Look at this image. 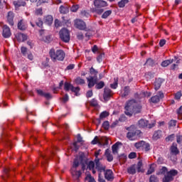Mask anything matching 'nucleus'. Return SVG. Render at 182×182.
Returning a JSON list of instances; mask_svg holds the SVG:
<instances>
[{
  "mask_svg": "<svg viewBox=\"0 0 182 182\" xmlns=\"http://www.w3.org/2000/svg\"><path fill=\"white\" fill-rule=\"evenodd\" d=\"M182 97V92L181 91H178L177 92L176 94H175V100H181Z\"/></svg>",
  "mask_w": 182,
  "mask_h": 182,
  "instance_id": "59",
  "label": "nucleus"
},
{
  "mask_svg": "<svg viewBox=\"0 0 182 182\" xmlns=\"http://www.w3.org/2000/svg\"><path fill=\"white\" fill-rule=\"evenodd\" d=\"M74 26L78 30L87 31V25L85 22L82 19H75V21H74Z\"/></svg>",
  "mask_w": 182,
  "mask_h": 182,
  "instance_id": "9",
  "label": "nucleus"
},
{
  "mask_svg": "<svg viewBox=\"0 0 182 182\" xmlns=\"http://www.w3.org/2000/svg\"><path fill=\"white\" fill-rule=\"evenodd\" d=\"M177 124V121L176 119H171L169 122H168V129H171L172 127H175Z\"/></svg>",
  "mask_w": 182,
  "mask_h": 182,
  "instance_id": "44",
  "label": "nucleus"
},
{
  "mask_svg": "<svg viewBox=\"0 0 182 182\" xmlns=\"http://www.w3.org/2000/svg\"><path fill=\"white\" fill-rule=\"evenodd\" d=\"M175 135L174 134H171V135H168V136H166V141H173L174 140Z\"/></svg>",
  "mask_w": 182,
  "mask_h": 182,
  "instance_id": "54",
  "label": "nucleus"
},
{
  "mask_svg": "<svg viewBox=\"0 0 182 182\" xmlns=\"http://www.w3.org/2000/svg\"><path fill=\"white\" fill-rule=\"evenodd\" d=\"M85 179H88V182H96L95 178L91 175H87Z\"/></svg>",
  "mask_w": 182,
  "mask_h": 182,
  "instance_id": "63",
  "label": "nucleus"
},
{
  "mask_svg": "<svg viewBox=\"0 0 182 182\" xmlns=\"http://www.w3.org/2000/svg\"><path fill=\"white\" fill-rule=\"evenodd\" d=\"M112 97V90L109 87L104 89L103 99L105 101H108Z\"/></svg>",
  "mask_w": 182,
  "mask_h": 182,
  "instance_id": "15",
  "label": "nucleus"
},
{
  "mask_svg": "<svg viewBox=\"0 0 182 182\" xmlns=\"http://www.w3.org/2000/svg\"><path fill=\"white\" fill-rule=\"evenodd\" d=\"M149 121L144 119H140L137 122V126L140 129H144L148 127Z\"/></svg>",
  "mask_w": 182,
  "mask_h": 182,
  "instance_id": "18",
  "label": "nucleus"
},
{
  "mask_svg": "<svg viewBox=\"0 0 182 182\" xmlns=\"http://www.w3.org/2000/svg\"><path fill=\"white\" fill-rule=\"evenodd\" d=\"M79 8H80V6L78 4L73 5L71 6L70 11L73 13H76L79 9Z\"/></svg>",
  "mask_w": 182,
  "mask_h": 182,
  "instance_id": "53",
  "label": "nucleus"
},
{
  "mask_svg": "<svg viewBox=\"0 0 182 182\" xmlns=\"http://www.w3.org/2000/svg\"><path fill=\"white\" fill-rule=\"evenodd\" d=\"M36 114L35 113H33V112H28V117L27 119L28 121H30V122L35 124V117H36Z\"/></svg>",
  "mask_w": 182,
  "mask_h": 182,
  "instance_id": "29",
  "label": "nucleus"
},
{
  "mask_svg": "<svg viewBox=\"0 0 182 182\" xmlns=\"http://www.w3.org/2000/svg\"><path fill=\"white\" fill-rule=\"evenodd\" d=\"M170 150L171 154L174 156H177L180 153L179 149L177 148V146H175V145H171Z\"/></svg>",
  "mask_w": 182,
  "mask_h": 182,
  "instance_id": "32",
  "label": "nucleus"
},
{
  "mask_svg": "<svg viewBox=\"0 0 182 182\" xmlns=\"http://www.w3.org/2000/svg\"><path fill=\"white\" fill-rule=\"evenodd\" d=\"M61 100H63V103H66L69 101V95L68 94H65L64 97L61 98Z\"/></svg>",
  "mask_w": 182,
  "mask_h": 182,
  "instance_id": "58",
  "label": "nucleus"
},
{
  "mask_svg": "<svg viewBox=\"0 0 182 182\" xmlns=\"http://www.w3.org/2000/svg\"><path fill=\"white\" fill-rule=\"evenodd\" d=\"M105 156L107 158V161L108 162L113 161L114 156H113V155H112L110 149H105Z\"/></svg>",
  "mask_w": 182,
  "mask_h": 182,
  "instance_id": "20",
  "label": "nucleus"
},
{
  "mask_svg": "<svg viewBox=\"0 0 182 182\" xmlns=\"http://www.w3.org/2000/svg\"><path fill=\"white\" fill-rule=\"evenodd\" d=\"M162 136V131L161 129H158L157 131H154L153 136H152V140L156 141L161 139Z\"/></svg>",
  "mask_w": 182,
  "mask_h": 182,
  "instance_id": "23",
  "label": "nucleus"
},
{
  "mask_svg": "<svg viewBox=\"0 0 182 182\" xmlns=\"http://www.w3.org/2000/svg\"><path fill=\"white\" fill-rule=\"evenodd\" d=\"M86 79L87 81V87L90 89L93 87L97 84V78L93 76H90L89 77H86Z\"/></svg>",
  "mask_w": 182,
  "mask_h": 182,
  "instance_id": "13",
  "label": "nucleus"
},
{
  "mask_svg": "<svg viewBox=\"0 0 182 182\" xmlns=\"http://www.w3.org/2000/svg\"><path fill=\"white\" fill-rule=\"evenodd\" d=\"M174 62V59H168V60H165L161 62V65L163 68H166L169 65L172 64Z\"/></svg>",
  "mask_w": 182,
  "mask_h": 182,
  "instance_id": "30",
  "label": "nucleus"
},
{
  "mask_svg": "<svg viewBox=\"0 0 182 182\" xmlns=\"http://www.w3.org/2000/svg\"><path fill=\"white\" fill-rule=\"evenodd\" d=\"M16 38L17 41L20 43L24 42V41H27V39H28L27 36L22 33H17L16 36Z\"/></svg>",
  "mask_w": 182,
  "mask_h": 182,
  "instance_id": "19",
  "label": "nucleus"
},
{
  "mask_svg": "<svg viewBox=\"0 0 182 182\" xmlns=\"http://www.w3.org/2000/svg\"><path fill=\"white\" fill-rule=\"evenodd\" d=\"M53 22V17L51 15H47L44 17V23L51 26Z\"/></svg>",
  "mask_w": 182,
  "mask_h": 182,
  "instance_id": "27",
  "label": "nucleus"
},
{
  "mask_svg": "<svg viewBox=\"0 0 182 182\" xmlns=\"http://www.w3.org/2000/svg\"><path fill=\"white\" fill-rule=\"evenodd\" d=\"M81 16L88 18L90 16V13L86 10L81 11Z\"/></svg>",
  "mask_w": 182,
  "mask_h": 182,
  "instance_id": "56",
  "label": "nucleus"
},
{
  "mask_svg": "<svg viewBox=\"0 0 182 182\" xmlns=\"http://www.w3.org/2000/svg\"><path fill=\"white\" fill-rule=\"evenodd\" d=\"M127 171L129 174L131 175H134L136 173V165L134 164V165H131V166H129V168H127Z\"/></svg>",
  "mask_w": 182,
  "mask_h": 182,
  "instance_id": "26",
  "label": "nucleus"
},
{
  "mask_svg": "<svg viewBox=\"0 0 182 182\" xmlns=\"http://www.w3.org/2000/svg\"><path fill=\"white\" fill-rule=\"evenodd\" d=\"M156 174L157 176H164L161 180L162 182H173L175 177L178 174V171H176V169L168 171L166 166H162L156 171Z\"/></svg>",
  "mask_w": 182,
  "mask_h": 182,
  "instance_id": "2",
  "label": "nucleus"
},
{
  "mask_svg": "<svg viewBox=\"0 0 182 182\" xmlns=\"http://www.w3.org/2000/svg\"><path fill=\"white\" fill-rule=\"evenodd\" d=\"M95 168V162L93 161H90L87 164V169L92 171Z\"/></svg>",
  "mask_w": 182,
  "mask_h": 182,
  "instance_id": "41",
  "label": "nucleus"
},
{
  "mask_svg": "<svg viewBox=\"0 0 182 182\" xmlns=\"http://www.w3.org/2000/svg\"><path fill=\"white\" fill-rule=\"evenodd\" d=\"M164 98V93L162 91H159L156 95L151 97L149 102L157 104Z\"/></svg>",
  "mask_w": 182,
  "mask_h": 182,
  "instance_id": "8",
  "label": "nucleus"
},
{
  "mask_svg": "<svg viewBox=\"0 0 182 182\" xmlns=\"http://www.w3.org/2000/svg\"><path fill=\"white\" fill-rule=\"evenodd\" d=\"M164 81L165 80L163 78H161V77L156 78L154 81V90L156 91H158L161 88Z\"/></svg>",
  "mask_w": 182,
  "mask_h": 182,
  "instance_id": "16",
  "label": "nucleus"
},
{
  "mask_svg": "<svg viewBox=\"0 0 182 182\" xmlns=\"http://www.w3.org/2000/svg\"><path fill=\"white\" fill-rule=\"evenodd\" d=\"M90 73L91 75H93L92 76L93 77L97 78L98 71L97 70H95L93 67H91L90 68Z\"/></svg>",
  "mask_w": 182,
  "mask_h": 182,
  "instance_id": "40",
  "label": "nucleus"
},
{
  "mask_svg": "<svg viewBox=\"0 0 182 182\" xmlns=\"http://www.w3.org/2000/svg\"><path fill=\"white\" fill-rule=\"evenodd\" d=\"M75 82L77 85H83L85 84V80L80 77H77Z\"/></svg>",
  "mask_w": 182,
  "mask_h": 182,
  "instance_id": "37",
  "label": "nucleus"
},
{
  "mask_svg": "<svg viewBox=\"0 0 182 182\" xmlns=\"http://www.w3.org/2000/svg\"><path fill=\"white\" fill-rule=\"evenodd\" d=\"M73 87V85L70 82H64V90H65V92H69L70 90H72Z\"/></svg>",
  "mask_w": 182,
  "mask_h": 182,
  "instance_id": "38",
  "label": "nucleus"
},
{
  "mask_svg": "<svg viewBox=\"0 0 182 182\" xmlns=\"http://www.w3.org/2000/svg\"><path fill=\"white\" fill-rule=\"evenodd\" d=\"M36 15L42 16L43 15V9L38 8V9H36Z\"/></svg>",
  "mask_w": 182,
  "mask_h": 182,
  "instance_id": "62",
  "label": "nucleus"
},
{
  "mask_svg": "<svg viewBox=\"0 0 182 182\" xmlns=\"http://www.w3.org/2000/svg\"><path fill=\"white\" fill-rule=\"evenodd\" d=\"M60 39L65 43L70 42V33L66 28H63L60 30Z\"/></svg>",
  "mask_w": 182,
  "mask_h": 182,
  "instance_id": "7",
  "label": "nucleus"
},
{
  "mask_svg": "<svg viewBox=\"0 0 182 182\" xmlns=\"http://www.w3.org/2000/svg\"><path fill=\"white\" fill-rule=\"evenodd\" d=\"M81 164V169L85 171L86 170V166H87V158H86L85 154H80L79 157L74 159L73 162V168H77Z\"/></svg>",
  "mask_w": 182,
  "mask_h": 182,
  "instance_id": "5",
  "label": "nucleus"
},
{
  "mask_svg": "<svg viewBox=\"0 0 182 182\" xmlns=\"http://www.w3.org/2000/svg\"><path fill=\"white\" fill-rule=\"evenodd\" d=\"M80 91V87H74L71 88V92L75 93L76 95Z\"/></svg>",
  "mask_w": 182,
  "mask_h": 182,
  "instance_id": "55",
  "label": "nucleus"
},
{
  "mask_svg": "<svg viewBox=\"0 0 182 182\" xmlns=\"http://www.w3.org/2000/svg\"><path fill=\"white\" fill-rule=\"evenodd\" d=\"M40 157H41V165H43V167L46 168L48 166V160L49 159L48 156L43 155V154H40Z\"/></svg>",
  "mask_w": 182,
  "mask_h": 182,
  "instance_id": "22",
  "label": "nucleus"
},
{
  "mask_svg": "<svg viewBox=\"0 0 182 182\" xmlns=\"http://www.w3.org/2000/svg\"><path fill=\"white\" fill-rule=\"evenodd\" d=\"M95 169H97V171L100 173H101L105 171L106 166H105V165H102V164L100 163V164H97V165H95Z\"/></svg>",
  "mask_w": 182,
  "mask_h": 182,
  "instance_id": "28",
  "label": "nucleus"
},
{
  "mask_svg": "<svg viewBox=\"0 0 182 182\" xmlns=\"http://www.w3.org/2000/svg\"><path fill=\"white\" fill-rule=\"evenodd\" d=\"M101 144V142L98 140V136H95L94 139L91 141V144L95 145L97 144Z\"/></svg>",
  "mask_w": 182,
  "mask_h": 182,
  "instance_id": "57",
  "label": "nucleus"
},
{
  "mask_svg": "<svg viewBox=\"0 0 182 182\" xmlns=\"http://www.w3.org/2000/svg\"><path fill=\"white\" fill-rule=\"evenodd\" d=\"M37 26V27L40 28H43V21L41 18L40 17H33V19H31V21H30V25H31V27L35 28V24Z\"/></svg>",
  "mask_w": 182,
  "mask_h": 182,
  "instance_id": "10",
  "label": "nucleus"
},
{
  "mask_svg": "<svg viewBox=\"0 0 182 182\" xmlns=\"http://www.w3.org/2000/svg\"><path fill=\"white\" fill-rule=\"evenodd\" d=\"M149 182H159V178L156 175H151L149 176Z\"/></svg>",
  "mask_w": 182,
  "mask_h": 182,
  "instance_id": "45",
  "label": "nucleus"
},
{
  "mask_svg": "<svg viewBox=\"0 0 182 182\" xmlns=\"http://www.w3.org/2000/svg\"><path fill=\"white\" fill-rule=\"evenodd\" d=\"M36 92H37V95H38L41 97H44L47 100L52 99V95L49 92H45L41 89H36Z\"/></svg>",
  "mask_w": 182,
  "mask_h": 182,
  "instance_id": "14",
  "label": "nucleus"
},
{
  "mask_svg": "<svg viewBox=\"0 0 182 182\" xmlns=\"http://www.w3.org/2000/svg\"><path fill=\"white\" fill-rule=\"evenodd\" d=\"M118 87V79L114 78V82L110 84V87L113 90L117 89Z\"/></svg>",
  "mask_w": 182,
  "mask_h": 182,
  "instance_id": "48",
  "label": "nucleus"
},
{
  "mask_svg": "<svg viewBox=\"0 0 182 182\" xmlns=\"http://www.w3.org/2000/svg\"><path fill=\"white\" fill-rule=\"evenodd\" d=\"M129 3V0H120L117 3V6L120 9H123L125 7L126 4H128Z\"/></svg>",
  "mask_w": 182,
  "mask_h": 182,
  "instance_id": "35",
  "label": "nucleus"
},
{
  "mask_svg": "<svg viewBox=\"0 0 182 182\" xmlns=\"http://www.w3.org/2000/svg\"><path fill=\"white\" fill-rule=\"evenodd\" d=\"M109 115V113L107 111H103L100 114V118L97 119L98 123H101V119L107 117Z\"/></svg>",
  "mask_w": 182,
  "mask_h": 182,
  "instance_id": "31",
  "label": "nucleus"
},
{
  "mask_svg": "<svg viewBox=\"0 0 182 182\" xmlns=\"http://www.w3.org/2000/svg\"><path fill=\"white\" fill-rule=\"evenodd\" d=\"M142 106L138 102L132 99L126 102L124 105V114L127 116L132 117L133 114H139L141 112Z\"/></svg>",
  "mask_w": 182,
  "mask_h": 182,
  "instance_id": "1",
  "label": "nucleus"
},
{
  "mask_svg": "<svg viewBox=\"0 0 182 182\" xmlns=\"http://www.w3.org/2000/svg\"><path fill=\"white\" fill-rule=\"evenodd\" d=\"M145 144V141H139V142H136L134 144V147L137 149L143 147L144 144Z\"/></svg>",
  "mask_w": 182,
  "mask_h": 182,
  "instance_id": "47",
  "label": "nucleus"
},
{
  "mask_svg": "<svg viewBox=\"0 0 182 182\" xmlns=\"http://www.w3.org/2000/svg\"><path fill=\"white\" fill-rule=\"evenodd\" d=\"M112 14V10H106L104 9V11L100 14L102 19H107Z\"/></svg>",
  "mask_w": 182,
  "mask_h": 182,
  "instance_id": "24",
  "label": "nucleus"
},
{
  "mask_svg": "<svg viewBox=\"0 0 182 182\" xmlns=\"http://www.w3.org/2000/svg\"><path fill=\"white\" fill-rule=\"evenodd\" d=\"M154 172H155L154 164H151L150 165L149 169L147 170L146 175H151V174H152Z\"/></svg>",
  "mask_w": 182,
  "mask_h": 182,
  "instance_id": "42",
  "label": "nucleus"
},
{
  "mask_svg": "<svg viewBox=\"0 0 182 182\" xmlns=\"http://www.w3.org/2000/svg\"><path fill=\"white\" fill-rule=\"evenodd\" d=\"M142 148L145 151H149L151 149V145L150 144H147L146 142H144Z\"/></svg>",
  "mask_w": 182,
  "mask_h": 182,
  "instance_id": "52",
  "label": "nucleus"
},
{
  "mask_svg": "<svg viewBox=\"0 0 182 182\" xmlns=\"http://www.w3.org/2000/svg\"><path fill=\"white\" fill-rule=\"evenodd\" d=\"M77 38H78V40L82 41L84 39V35L82 32H78L77 33Z\"/></svg>",
  "mask_w": 182,
  "mask_h": 182,
  "instance_id": "60",
  "label": "nucleus"
},
{
  "mask_svg": "<svg viewBox=\"0 0 182 182\" xmlns=\"http://www.w3.org/2000/svg\"><path fill=\"white\" fill-rule=\"evenodd\" d=\"M90 105L93 107H96L98 106V101L95 98H92L90 101Z\"/></svg>",
  "mask_w": 182,
  "mask_h": 182,
  "instance_id": "46",
  "label": "nucleus"
},
{
  "mask_svg": "<svg viewBox=\"0 0 182 182\" xmlns=\"http://www.w3.org/2000/svg\"><path fill=\"white\" fill-rule=\"evenodd\" d=\"M130 92V87L129 86H125L124 87L123 97H127Z\"/></svg>",
  "mask_w": 182,
  "mask_h": 182,
  "instance_id": "49",
  "label": "nucleus"
},
{
  "mask_svg": "<svg viewBox=\"0 0 182 182\" xmlns=\"http://www.w3.org/2000/svg\"><path fill=\"white\" fill-rule=\"evenodd\" d=\"M122 142H115V144H114L112 146V152L113 154H118V150H119V146H122Z\"/></svg>",
  "mask_w": 182,
  "mask_h": 182,
  "instance_id": "25",
  "label": "nucleus"
},
{
  "mask_svg": "<svg viewBox=\"0 0 182 182\" xmlns=\"http://www.w3.org/2000/svg\"><path fill=\"white\" fill-rule=\"evenodd\" d=\"M102 127L105 129V130H109L110 125H109V121H104V122L102 124Z\"/></svg>",
  "mask_w": 182,
  "mask_h": 182,
  "instance_id": "50",
  "label": "nucleus"
},
{
  "mask_svg": "<svg viewBox=\"0 0 182 182\" xmlns=\"http://www.w3.org/2000/svg\"><path fill=\"white\" fill-rule=\"evenodd\" d=\"M14 13L11 11H9L7 15V21L11 26H14Z\"/></svg>",
  "mask_w": 182,
  "mask_h": 182,
  "instance_id": "17",
  "label": "nucleus"
},
{
  "mask_svg": "<svg viewBox=\"0 0 182 182\" xmlns=\"http://www.w3.org/2000/svg\"><path fill=\"white\" fill-rule=\"evenodd\" d=\"M144 65H147V66H149V67H154L155 65V60L154 59H152L151 58H149L146 60Z\"/></svg>",
  "mask_w": 182,
  "mask_h": 182,
  "instance_id": "33",
  "label": "nucleus"
},
{
  "mask_svg": "<svg viewBox=\"0 0 182 182\" xmlns=\"http://www.w3.org/2000/svg\"><path fill=\"white\" fill-rule=\"evenodd\" d=\"M21 51L24 57H26L28 55V48L26 47L22 46L21 48Z\"/></svg>",
  "mask_w": 182,
  "mask_h": 182,
  "instance_id": "51",
  "label": "nucleus"
},
{
  "mask_svg": "<svg viewBox=\"0 0 182 182\" xmlns=\"http://www.w3.org/2000/svg\"><path fill=\"white\" fill-rule=\"evenodd\" d=\"M68 12L69 9L67 6H64L63 5L60 6V14H67Z\"/></svg>",
  "mask_w": 182,
  "mask_h": 182,
  "instance_id": "39",
  "label": "nucleus"
},
{
  "mask_svg": "<svg viewBox=\"0 0 182 182\" xmlns=\"http://www.w3.org/2000/svg\"><path fill=\"white\" fill-rule=\"evenodd\" d=\"M2 29H3L2 36L4 38H9L12 35L11 28H9V26H8L7 25H4Z\"/></svg>",
  "mask_w": 182,
  "mask_h": 182,
  "instance_id": "12",
  "label": "nucleus"
},
{
  "mask_svg": "<svg viewBox=\"0 0 182 182\" xmlns=\"http://www.w3.org/2000/svg\"><path fill=\"white\" fill-rule=\"evenodd\" d=\"M104 177L109 182L113 181L114 179V175L112 169H105L104 171Z\"/></svg>",
  "mask_w": 182,
  "mask_h": 182,
  "instance_id": "11",
  "label": "nucleus"
},
{
  "mask_svg": "<svg viewBox=\"0 0 182 182\" xmlns=\"http://www.w3.org/2000/svg\"><path fill=\"white\" fill-rule=\"evenodd\" d=\"M94 7L90 8V11L92 14H96L98 16H101L105 12V8L108 6L107 1L103 0H94Z\"/></svg>",
  "mask_w": 182,
  "mask_h": 182,
  "instance_id": "3",
  "label": "nucleus"
},
{
  "mask_svg": "<svg viewBox=\"0 0 182 182\" xmlns=\"http://www.w3.org/2000/svg\"><path fill=\"white\" fill-rule=\"evenodd\" d=\"M14 5L16 9H18L21 6L24 7L26 6V3L24 0H16L14 1Z\"/></svg>",
  "mask_w": 182,
  "mask_h": 182,
  "instance_id": "21",
  "label": "nucleus"
},
{
  "mask_svg": "<svg viewBox=\"0 0 182 182\" xmlns=\"http://www.w3.org/2000/svg\"><path fill=\"white\" fill-rule=\"evenodd\" d=\"M50 58H51V60L53 62L58 61H63L65 58V53L62 49H58L57 50H55V48L50 49Z\"/></svg>",
  "mask_w": 182,
  "mask_h": 182,
  "instance_id": "4",
  "label": "nucleus"
},
{
  "mask_svg": "<svg viewBox=\"0 0 182 182\" xmlns=\"http://www.w3.org/2000/svg\"><path fill=\"white\" fill-rule=\"evenodd\" d=\"M18 29L21 30V31H25V30H26V26L23 24V20H21V21L18 23Z\"/></svg>",
  "mask_w": 182,
  "mask_h": 182,
  "instance_id": "43",
  "label": "nucleus"
},
{
  "mask_svg": "<svg viewBox=\"0 0 182 182\" xmlns=\"http://www.w3.org/2000/svg\"><path fill=\"white\" fill-rule=\"evenodd\" d=\"M134 127V125H131L127 128V130L128 131L127 133V138L129 141H134L136 138H139L141 134V131H140V129H133Z\"/></svg>",
  "mask_w": 182,
  "mask_h": 182,
  "instance_id": "6",
  "label": "nucleus"
},
{
  "mask_svg": "<svg viewBox=\"0 0 182 182\" xmlns=\"http://www.w3.org/2000/svg\"><path fill=\"white\" fill-rule=\"evenodd\" d=\"M98 182H106L105 178L102 176L101 173L98 174Z\"/></svg>",
  "mask_w": 182,
  "mask_h": 182,
  "instance_id": "64",
  "label": "nucleus"
},
{
  "mask_svg": "<svg viewBox=\"0 0 182 182\" xmlns=\"http://www.w3.org/2000/svg\"><path fill=\"white\" fill-rule=\"evenodd\" d=\"M128 158L130 159H134L136 158V152H130V154H129V155H128Z\"/></svg>",
  "mask_w": 182,
  "mask_h": 182,
  "instance_id": "61",
  "label": "nucleus"
},
{
  "mask_svg": "<svg viewBox=\"0 0 182 182\" xmlns=\"http://www.w3.org/2000/svg\"><path fill=\"white\" fill-rule=\"evenodd\" d=\"M105 86V83L104 81H100V82H96L95 88L96 90H101Z\"/></svg>",
  "mask_w": 182,
  "mask_h": 182,
  "instance_id": "36",
  "label": "nucleus"
},
{
  "mask_svg": "<svg viewBox=\"0 0 182 182\" xmlns=\"http://www.w3.org/2000/svg\"><path fill=\"white\" fill-rule=\"evenodd\" d=\"M143 167V162L142 161H139L136 165V169L138 173L144 172Z\"/></svg>",
  "mask_w": 182,
  "mask_h": 182,
  "instance_id": "34",
  "label": "nucleus"
}]
</instances>
